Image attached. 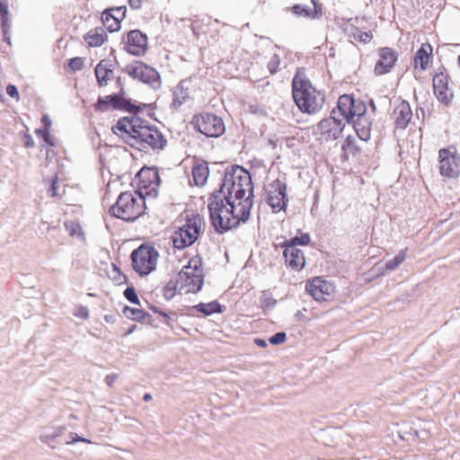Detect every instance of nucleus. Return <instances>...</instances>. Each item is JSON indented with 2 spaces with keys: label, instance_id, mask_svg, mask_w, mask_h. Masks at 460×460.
I'll return each instance as SVG.
<instances>
[{
  "label": "nucleus",
  "instance_id": "1",
  "mask_svg": "<svg viewBox=\"0 0 460 460\" xmlns=\"http://www.w3.org/2000/svg\"><path fill=\"white\" fill-rule=\"evenodd\" d=\"M111 129L125 143L139 151H160L167 144L164 136L155 127L136 115L120 118Z\"/></svg>",
  "mask_w": 460,
  "mask_h": 460
},
{
  "label": "nucleus",
  "instance_id": "2",
  "mask_svg": "<svg viewBox=\"0 0 460 460\" xmlns=\"http://www.w3.org/2000/svg\"><path fill=\"white\" fill-rule=\"evenodd\" d=\"M252 198L246 197L242 199H232L229 203L220 201L209 202L208 208L211 225L217 234H224L233 228H236L241 223H245L250 218L252 207Z\"/></svg>",
  "mask_w": 460,
  "mask_h": 460
},
{
  "label": "nucleus",
  "instance_id": "3",
  "mask_svg": "<svg viewBox=\"0 0 460 460\" xmlns=\"http://www.w3.org/2000/svg\"><path fill=\"white\" fill-rule=\"evenodd\" d=\"M247 191L248 197L253 198V184L250 172L239 165L228 166L225 170L220 188L209 195L208 204L217 201V199L226 203L232 199H245Z\"/></svg>",
  "mask_w": 460,
  "mask_h": 460
},
{
  "label": "nucleus",
  "instance_id": "4",
  "mask_svg": "<svg viewBox=\"0 0 460 460\" xmlns=\"http://www.w3.org/2000/svg\"><path fill=\"white\" fill-rule=\"evenodd\" d=\"M292 95L298 110L303 113L315 114L325 102L324 93L317 91L305 76L297 72L292 80Z\"/></svg>",
  "mask_w": 460,
  "mask_h": 460
},
{
  "label": "nucleus",
  "instance_id": "5",
  "mask_svg": "<svg viewBox=\"0 0 460 460\" xmlns=\"http://www.w3.org/2000/svg\"><path fill=\"white\" fill-rule=\"evenodd\" d=\"M146 209V198L137 191H125L119 194L116 203L113 204L109 212L112 217L124 221H135L141 217Z\"/></svg>",
  "mask_w": 460,
  "mask_h": 460
},
{
  "label": "nucleus",
  "instance_id": "6",
  "mask_svg": "<svg viewBox=\"0 0 460 460\" xmlns=\"http://www.w3.org/2000/svg\"><path fill=\"white\" fill-rule=\"evenodd\" d=\"M158 256L154 246L142 243L131 252L132 267L139 275H148L155 270Z\"/></svg>",
  "mask_w": 460,
  "mask_h": 460
},
{
  "label": "nucleus",
  "instance_id": "7",
  "mask_svg": "<svg viewBox=\"0 0 460 460\" xmlns=\"http://www.w3.org/2000/svg\"><path fill=\"white\" fill-rule=\"evenodd\" d=\"M126 93L121 87L117 93L99 97L95 104V109L100 111H108L110 110H119L128 112H137L146 107V104L137 105L132 102L131 99L125 97Z\"/></svg>",
  "mask_w": 460,
  "mask_h": 460
},
{
  "label": "nucleus",
  "instance_id": "8",
  "mask_svg": "<svg viewBox=\"0 0 460 460\" xmlns=\"http://www.w3.org/2000/svg\"><path fill=\"white\" fill-rule=\"evenodd\" d=\"M203 218L199 215H193L186 221V224L179 228L172 235V243L175 248L184 249L193 244L200 233Z\"/></svg>",
  "mask_w": 460,
  "mask_h": 460
},
{
  "label": "nucleus",
  "instance_id": "9",
  "mask_svg": "<svg viewBox=\"0 0 460 460\" xmlns=\"http://www.w3.org/2000/svg\"><path fill=\"white\" fill-rule=\"evenodd\" d=\"M201 265V258L194 256L179 272V279L188 287V292L197 293L202 288L204 276Z\"/></svg>",
  "mask_w": 460,
  "mask_h": 460
},
{
  "label": "nucleus",
  "instance_id": "10",
  "mask_svg": "<svg viewBox=\"0 0 460 460\" xmlns=\"http://www.w3.org/2000/svg\"><path fill=\"white\" fill-rule=\"evenodd\" d=\"M190 124L207 137H218L226 130L223 119L213 113L206 112L195 115Z\"/></svg>",
  "mask_w": 460,
  "mask_h": 460
},
{
  "label": "nucleus",
  "instance_id": "11",
  "mask_svg": "<svg viewBox=\"0 0 460 460\" xmlns=\"http://www.w3.org/2000/svg\"><path fill=\"white\" fill-rule=\"evenodd\" d=\"M138 185L137 192L145 198H156L161 179L158 171L154 168H143L137 173Z\"/></svg>",
  "mask_w": 460,
  "mask_h": 460
},
{
  "label": "nucleus",
  "instance_id": "12",
  "mask_svg": "<svg viewBox=\"0 0 460 460\" xmlns=\"http://www.w3.org/2000/svg\"><path fill=\"white\" fill-rule=\"evenodd\" d=\"M336 111L333 110L331 116L323 119L316 125V133L320 134L325 141H332L339 138L345 127L342 119L336 118Z\"/></svg>",
  "mask_w": 460,
  "mask_h": 460
},
{
  "label": "nucleus",
  "instance_id": "13",
  "mask_svg": "<svg viewBox=\"0 0 460 460\" xmlns=\"http://www.w3.org/2000/svg\"><path fill=\"white\" fill-rule=\"evenodd\" d=\"M439 172L442 176L456 178L460 173V155L452 153L448 148H442L438 152Z\"/></svg>",
  "mask_w": 460,
  "mask_h": 460
},
{
  "label": "nucleus",
  "instance_id": "14",
  "mask_svg": "<svg viewBox=\"0 0 460 460\" xmlns=\"http://www.w3.org/2000/svg\"><path fill=\"white\" fill-rule=\"evenodd\" d=\"M148 38L146 34L139 30L129 31L122 38V42L125 44L124 49L128 53L134 56H142L147 49Z\"/></svg>",
  "mask_w": 460,
  "mask_h": 460
},
{
  "label": "nucleus",
  "instance_id": "15",
  "mask_svg": "<svg viewBox=\"0 0 460 460\" xmlns=\"http://www.w3.org/2000/svg\"><path fill=\"white\" fill-rule=\"evenodd\" d=\"M273 190L269 193L267 203L274 213L285 209L288 206L287 184L284 181L277 179L271 184Z\"/></svg>",
  "mask_w": 460,
  "mask_h": 460
},
{
  "label": "nucleus",
  "instance_id": "16",
  "mask_svg": "<svg viewBox=\"0 0 460 460\" xmlns=\"http://www.w3.org/2000/svg\"><path fill=\"white\" fill-rule=\"evenodd\" d=\"M305 290L315 300L323 301L327 300L326 296H330L334 292V286L331 282L318 277L306 283Z\"/></svg>",
  "mask_w": 460,
  "mask_h": 460
},
{
  "label": "nucleus",
  "instance_id": "17",
  "mask_svg": "<svg viewBox=\"0 0 460 460\" xmlns=\"http://www.w3.org/2000/svg\"><path fill=\"white\" fill-rule=\"evenodd\" d=\"M398 59V53L391 48H381L379 49V59L377 60L374 72L376 75H383L389 73Z\"/></svg>",
  "mask_w": 460,
  "mask_h": 460
},
{
  "label": "nucleus",
  "instance_id": "18",
  "mask_svg": "<svg viewBox=\"0 0 460 460\" xmlns=\"http://www.w3.org/2000/svg\"><path fill=\"white\" fill-rule=\"evenodd\" d=\"M433 90L440 102L447 105L451 102L454 93L448 88V75L447 74L439 72L433 76Z\"/></svg>",
  "mask_w": 460,
  "mask_h": 460
},
{
  "label": "nucleus",
  "instance_id": "19",
  "mask_svg": "<svg viewBox=\"0 0 460 460\" xmlns=\"http://www.w3.org/2000/svg\"><path fill=\"white\" fill-rule=\"evenodd\" d=\"M284 248L283 256L286 265L294 270H301L305 264V255L302 250L292 245L280 244Z\"/></svg>",
  "mask_w": 460,
  "mask_h": 460
},
{
  "label": "nucleus",
  "instance_id": "20",
  "mask_svg": "<svg viewBox=\"0 0 460 460\" xmlns=\"http://www.w3.org/2000/svg\"><path fill=\"white\" fill-rule=\"evenodd\" d=\"M394 114L396 127L402 129L406 128L412 118L410 103L406 101L401 102L395 107Z\"/></svg>",
  "mask_w": 460,
  "mask_h": 460
},
{
  "label": "nucleus",
  "instance_id": "21",
  "mask_svg": "<svg viewBox=\"0 0 460 460\" xmlns=\"http://www.w3.org/2000/svg\"><path fill=\"white\" fill-rule=\"evenodd\" d=\"M139 80L146 84L151 85L154 89L161 86V77L159 73L153 67L143 63L140 70Z\"/></svg>",
  "mask_w": 460,
  "mask_h": 460
},
{
  "label": "nucleus",
  "instance_id": "22",
  "mask_svg": "<svg viewBox=\"0 0 460 460\" xmlns=\"http://www.w3.org/2000/svg\"><path fill=\"white\" fill-rule=\"evenodd\" d=\"M353 128L358 135V137L363 140L367 141L370 138V131L372 122L367 116L357 118L356 119H352Z\"/></svg>",
  "mask_w": 460,
  "mask_h": 460
},
{
  "label": "nucleus",
  "instance_id": "23",
  "mask_svg": "<svg viewBox=\"0 0 460 460\" xmlns=\"http://www.w3.org/2000/svg\"><path fill=\"white\" fill-rule=\"evenodd\" d=\"M431 58L432 47L429 43L422 44L414 56L415 66H420L421 70H426Z\"/></svg>",
  "mask_w": 460,
  "mask_h": 460
},
{
  "label": "nucleus",
  "instance_id": "24",
  "mask_svg": "<svg viewBox=\"0 0 460 460\" xmlns=\"http://www.w3.org/2000/svg\"><path fill=\"white\" fill-rule=\"evenodd\" d=\"M354 105V98L351 95L344 94L341 95L337 103V109L339 113L349 123L351 122V111Z\"/></svg>",
  "mask_w": 460,
  "mask_h": 460
},
{
  "label": "nucleus",
  "instance_id": "25",
  "mask_svg": "<svg viewBox=\"0 0 460 460\" xmlns=\"http://www.w3.org/2000/svg\"><path fill=\"white\" fill-rule=\"evenodd\" d=\"M312 2L314 5V11L311 8L299 4L293 5L291 7V11L297 16H305L312 19L319 18L322 15V8L316 4L314 0H312Z\"/></svg>",
  "mask_w": 460,
  "mask_h": 460
},
{
  "label": "nucleus",
  "instance_id": "26",
  "mask_svg": "<svg viewBox=\"0 0 460 460\" xmlns=\"http://www.w3.org/2000/svg\"><path fill=\"white\" fill-rule=\"evenodd\" d=\"M189 98V90L184 87L183 83L181 82L172 92V102L171 107L172 109H179Z\"/></svg>",
  "mask_w": 460,
  "mask_h": 460
},
{
  "label": "nucleus",
  "instance_id": "27",
  "mask_svg": "<svg viewBox=\"0 0 460 460\" xmlns=\"http://www.w3.org/2000/svg\"><path fill=\"white\" fill-rule=\"evenodd\" d=\"M102 24L111 32L118 31L120 29V18L112 13L109 9L105 10L102 14Z\"/></svg>",
  "mask_w": 460,
  "mask_h": 460
},
{
  "label": "nucleus",
  "instance_id": "28",
  "mask_svg": "<svg viewBox=\"0 0 460 460\" xmlns=\"http://www.w3.org/2000/svg\"><path fill=\"white\" fill-rule=\"evenodd\" d=\"M209 174L208 166L206 163L194 165L192 168L193 181L197 186H203Z\"/></svg>",
  "mask_w": 460,
  "mask_h": 460
},
{
  "label": "nucleus",
  "instance_id": "29",
  "mask_svg": "<svg viewBox=\"0 0 460 460\" xmlns=\"http://www.w3.org/2000/svg\"><path fill=\"white\" fill-rule=\"evenodd\" d=\"M123 314L128 318V319H130V320H133V321H137V322H145V321H150L151 320V315L143 311L142 309H138V308H133V307H130V306H124L123 308Z\"/></svg>",
  "mask_w": 460,
  "mask_h": 460
},
{
  "label": "nucleus",
  "instance_id": "30",
  "mask_svg": "<svg viewBox=\"0 0 460 460\" xmlns=\"http://www.w3.org/2000/svg\"><path fill=\"white\" fill-rule=\"evenodd\" d=\"M107 34L103 28L99 27L88 31V47H100L103 44Z\"/></svg>",
  "mask_w": 460,
  "mask_h": 460
},
{
  "label": "nucleus",
  "instance_id": "31",
  "mask_svg": "<svg viewBox=\"0 0 460 460\" xmlns=\"http://www.w3.org/2000/svg\"><path fill=\"white\" fill-rule=\"evenodd\" d=\"M193 309L204 315H210L214 313H221L222 306L217 301H212L210 303H199L193 306Z\"/></svg>",
  "mask_w": 460,
  "mask_h": 460
},
{
  "label": "nucleus",
  "instance_id": "32",
  "mask_svg": "<svg viewBox=\"0 0 460 460\" xmlns=\"http://www.w3.org/2000/svg\"><path fill=\"white\" fill-rule=\"evenodd\" d=\"M95 77L100 86L107 84V80L110 75L112 74L111 69H108L102 65V62L99 63L95 67Z\"/></svg>",
  "mask_w": 460,
  "mask_h": 460
},
{
  "label": "nucleus",
  "instance_id": "33",
  "mask_svg": "<svg viewBox=\"0 0 460 460\" xmlns=\"http://www.w3.org/2000/svg\"><path fill=\"white\" fill-rule=\"evenodd\" d=\"M406 249L402 250L396 254L392 260H389L385 262V270H394L402 264L406 258Z\"/></svg>",
  "mask_w": 460,
  "mask_h": 460
},
{
  "label": "nucleus",
  "instance_id": "34",
  "mask_svg": "<svg viewBox=\"0 0 460 460\" xmlns=\"http://www.w3.org/2000/svg\"><path fill=\"white\" fill-rule=\"evenodd\" d=\"M65 227L71 236H76L84 240L83 227L73 220L65 222Z\"/></svg>",
  "mask_w": 460,
  "mask_h": 460
},
{
  "label": "nucleus",
  "instance_id": "35",
  "mask_svg": "<svg viewBox=\"0 0 460 460\" xmlns=\"http://www.w3.org/2000/svg\"><path fill=\"white\" fill-rule=\"evenodd\" d=\"M311 241V237L309 234H301L299 236H294L289 240H287L282 243L285 245H292L294 247H297V245H307Z\"/></svg>",
  "mask_w": 460,
  "mask_h": 460
},
{
  "label": "nucleus",
  "instance_id": "36",
  "mask_svg": "<svg viewBox=\"0 0 460 460\" xmlns=\"http://www.w3.org/2000/svg\"><path fill=\"white\" fill-rule=\"evenodd\" d=\"M341 148L345 153H350L353 155H356L359 150V148L358 147V146L356 144V139L352 136H348L345 138V141L342 144Z\"/></svg>",
  "mask_w": 460,
  "mask_h": 460
},
{
  "label": "nucleus",
  "instance_id": "37",
  "mask_svg": "<svg viewBox=\"0 0 460 460\" xmlns=\"http://www.w3.org/2000/svg\"><path fill=\"white\" fill-rule=\"evenodd\" d=\"M143 62L142 61H134L133 63L128 65L125 68L127 74L134 79H138L140 76V70L142 68Z\"/></svg>",
  "mask_w": 460,
  "mask_h": 460
},
{
  "label": "nucleus",
  "instance_id": "38",
  "mask_svg": "<svg viewBox=\"0 0 460 460\" xmlns=\"http://www.w3.org/2000/svg\"><path fill=\"white\" fill-rule=\"evenodd\" d=\"M352 114H351V120L357 117V118H359V117H363V116H367L366 113H367V107L365 105V103L359 100H355L354 99V105H353V108H352V111H351Z\"/></svg>",
  "mask_w": 460,
  "mask_h": 460
},
{
  "label": "nucleus",
  "instance_id": "39",
  "mask_svg": "<svg viewBox=\"0 0 460 460\" xmlns=\"http://www.w3.org/2000/svg\"><path fill=\"white\" fill-rule=\"evenodd\" d=\"M351 34L354 40L364 43L369 42L372 39L370 31H361L358 28H353Z\"/></svg>",
  "mask_w": 460,
  "mask_h": 460
},
{
  "label": "nucleus",
  "instance_id": "40",
  "mask_svg": "<svg viewBox=\"0 0 460 460\" xmlns=\"http://www.w3.org/2000/svg\"><path fill=\"white\" fill-rule=\"evenodd\" d=\"M124 296L132 304L139 305L140 301L134 287H128L124 290Z\"/></svg>",
  "mask_w": 460,
  "mask_h": 460
},
{
  "label": "nucleus",
  "instance_id": "41",
  "mask_svg": "<svg viewBox=\"0 0 460 460\" xmlns=\"http://www.w3.org/2000/svg\"><path fill=\"white\" fill-rule=\"evenodd\" d=\"M280 65V57L278 54H273L268 63V69L271 75L278 72Z\"/></svg>",
  "mask_w": 460,
  "mask_h": 460
},
{
  "label": "nucleus",
  "instance_id": "42",
  "mask_svg": "<svg viewBox=\"0 0 460 460\" xmlns=\"http://www.w3.org/2000/svg\"><path fill=\"white\" fill-rule=\"evenodd\" d=\"M84 58H79V57L73 58H70L68 61V66L72 72L81 70L84 67Z\"/></svg>",
  "mask_w": 460,
  "mask_h": 460
},
{
  "label": "nucleus",
  "instance_id": "43",
  "mask_svg": "<svg viewBox=\"0 0 460 460\" xmlns=\"http://www.w3.org/2000/svg\"><path fill=\"white\" fill-rule=\"evenodd\" d=\"M176 283L170 280L164 288V296L166 300H171L175 295Z\"/></svg>",
  "mask_w": 460,
  "mask_h": 460
},
{
  "label": "nucleus",
  "instance_id": "44",
  "mask_svg": "<svg viewBox=\"0 0 460 460\" xmlns=\"http://www.w3.org/2000/svg\"><path fill=\"white\" fill-rule=\"evenodd\" d=\"M287 340V334L284 332H279L274 333L270 339L269 341L273 345H279L285 342Z\"/></svg>",
  "mask_w": 460,
  "mask_h": 460
},
{
  "label": "nucleus",
  "instance_id": "45",
  "mask_svg": "<svg viewBox=\"0 0 460 460\" xmlns=\"http://www.w3.org/2000/svg\"><path fill=\"white\" fill-rule=\"evenodd\" d=\"M36 133L38 135H40L43 138V140L50 145V146H55V139H54V137H52L49 133V130H41V129H37L36 130Z\"/></svg>",
  "mask_w": 460,
  "mask_h": 460
},
{
  "label": "nucleus",
  "instance_id": "46",
  "mask_svg": "<svg viewBox=\"0 0 460 460\" xmlns=\"http://www.w3.org/2000/svg\"><path fill=\"white\" fill-rule=\"evenodd\" d=\"M6 93L10 97L15 99L16 101L20 100V95H19L18 90H17L16 86L13 84H8L6 86Z\"/></svg>",
  "mask_w": 460,
  "mask_h": 460
},
{
  "label": "nucleus",
  "instance_id": "47",
  "mask_svg": "<svg viewBox=\"0 0 460 460\" xmlns=\"http://www.w3.org/2000/svg\"><path fill=\"white\" fill-rule=\"evenodd\" d=\"M58 188H59V186H58V178L55 177L51 181V186H50V188L48 190L49 195L51 196V197L58 196Z\"/></svg>",
  "mask_w": 460,
  "mask_h": 460
},
{
  "label": "nucleus",
  "instance_id": "48",
  "mask_svg": "<svg viewBox=\"0 0 460 460\" xmlns=\"http://www.w3.org/2000/svg\"><path fill=\"white\" fill-rule=\"evenodd\" d=\"M109 10L112 13H115V15L119 16L120 21H121L125 17V15H126L127 8H126V6L123 5V6H119V7L109 8Z\"/></svg>",
  "mask_w": 460,
  "mask_h": 460
},
{
  "label": "nucleus",
  "instance_id": "49",
  "mask_svg": "<svg viewBox=\"0 0 460 460\" xmlns=\"http://www.w3.org/2000/svg\"><path fill=\"white\" fill-rule=\"evenodd\" d=\"M0 15L1 17L9 16L8 4L6 0H0Z\"/></svg>",
  "mask_w": 460,
  "mask_h": 460
},
{
  "label": "nucleus",
  "instance_id": "50",
  "mask_svg": "<svg viewBox=\"0 0 460 460\" xmlns=\"http://www.w3.org/2000/svg\"><path fill=\"white\" fill-rule=\"evenodd\" d=\"M1 27L3 29L4 33L6 34L7 31L10 28L9 16L1 17Z\"/></svg>",
  "mask_w": 460,
  "mask_h": 460
},
{
  "label": "nucleus",
  "instance_id": "51",
  "mask_svg": "<svg viewBox=\"0 0 460 460\" xmlns=\"http://www.w3.org/2000/svg\"><path fill=\"white\" fill-rule=\"evenodd\" d=\"M41 122L44 126L43 130H49L52 121H51V119L48 115H43V117L41 119Z\"/></svg>",
  "mask_w": 460,
  "mask_h": 460
},
{
  "label": "nucleus",
  "instance_id": "52",
  "mask_svg": "<svg viewBox=\"0 0 460 460\" xmlns=\"http://www.w3.org/2000/svg\"><path fill=\"white\" fill-rule=\"evenodd\" d=\"M118 378V375L117 374H111V375H108L106 377H105V383L106 385L109 386V387H111L113 383L117 380Z\"/></svg>",
  "mask_w": 460,
  "mask_h": 460
},
{
  "label": "nucleus",
  "instance_id": "53",
  "mask_svg": "<svg viewBox=\"0 0 460 460\" xmlns=\"http://www.w3.org/2000/svg\"><path fill=\"white\" fill-rule=\"evenodd\" d=\"M128 4L133 10H138L142 6V0H128Z\"/></svg>",
  "mask_w": 460,
  "mask_h": 460
},
{
  "label": "nucleus",
  "instance_id": "54",
  "mask_svg": "<svg viewBox=\"0 0 460 460\" xmlns=\"http://www.w3.org/2000/svg\"><path fill=\"white\" fill-rule=\"evenodd\" d=\"M75 315L84 319L86 317V309L84 307H80L75 313Z\"/></svg>",
  "mask_w": 460,
  "mask_h": 460
},
{
  "label": "nucleus",
  "instance_id": "55",
  "mask_svg": "<svg viewBox=\"0 0 460 460\" xmlns=\"http://www.w3.org/2000/svg\"><path fill=\"white\" fill-rule=\"evenodd\" d=\"M25 139H26V141L24 143V146L26 147H32V146H34V141H33L32 137L30 135H26L25 136Z\"/></svg>",
  "mask_w": 460,
  "mask_h": 460
},
{
  "label": "nucleus",
  "instance_id": "56",
  "mask_svg": "<svg viewBox=\"0 0 460 460\" xmlns=\"http://www.w3.org/2000/svg\"><path fill=\"white\" fill-rule=\"evenodd\" d=\"M254 343L261 347V348H266L267 347V341L263 339L256 338L254 340Z\"/></svg>",
  "mask_w": 460,
  "mask_h": 460
},
{
  "label": "nucleus",
  "instance_id": "57",
  "mask_svg": "<svg viewBox=\"0 0 460 460\" xmlns=\"http://www.w3.org/2000/svg\"><path fill=\"white\" fill-rule=\"evenodd\" d=\"M164 323L168 325L172 326V317L170 314H164Z\"/></svg>",
  "mask_w": 460,
  "mask_h": 460
},
{
  "label": "nucleus",
  "instance_id": "58",
  "mask_svg": "<svg viewBox=\"0 0 460 460\" xmlns=\"http://www.w3.org/2000/svg\"><path fill=\"white\" fill-rule=\"evenodd\" d=\"M262 304H263V306H265V307H271V306L275 305L276 301L273 300L272 302H270V299L269 300L268 299H264Z\"/></svg>",
  "mask_w": 460,
  "mask_h": 460
},
{
  "label": "nucleus",
  "instance_id": "59",
  "mask_svg": "<svg viewBox=\"0 0 460 460\" xmlns=\"http://www.w3.org/2000/svg\"><path fill=\"white\" fill-rule=\"evenodd\" d=\"M75 441H83V442H86V438H80L78 435L75 434V436L72 437V440L67 442L68 444L69 443H73Z\"/></svg>",
  "mask_w": 460,
  "mask_h": 460
},
{
  "label": "nucleus",
  "instance_id": "60",
  "mask_svg": "<svg viewBox=\"0 0 460 460\" xmlns=\"http://www.w3.org/2000/svg\"><path fill=\"white\" fill-rule=\"evenodd\" d=\"M143 400H144L145 402H149V401H151V400H152V395H151L150 394H144V397H143Z\"/></svg>",
  "mask_w": 460,
  "mask_h": 460
},
{
  "label": "nucleus",
  "instance_id": "61",
  "mask_svg": "<svg viewBox=\"0 0 460 460\" xmlns=\"http://www.w3.org/2000/svg\"><path fill=\"white\" fill-rule=\"evenodd\" d=\"M369 105L371 107L372 111L375 112L376 110V107L375 102L373 100H370Z\"/></svg>",
  "mask_w": 460,
  "mask_h": 460
},
{
  "label": "nucleus",
  "instance_id": "62",
  "mask_svg": "<svg viewBox=\"0 0 460 460\" xmlns=\"http://www.w3.org/2000/svg\"><path fill=\"white\" fill-rule=\"evenodd\" d=\"M136 328H137V325H136V324L132 325V326L128 329V331L126 332V334L128 335V334L132 333V332L135 331V329H136Z\"/></svg>",
  "mask_w": 460,
  "mask_h": 460
},
{
  "label": "nucleus",
  "instance_id": "63",
  "mask_svg": "<svg viewBox=\"0 0 460 460\" xmlns=\"http://www.w3.org/2000/svg\"><path fill=\"white\" fill-rule=\"evenodd\" d=\"M150 309H151L155 314H158V313H160V309H159L158 307L155 306V305H152V306L150 307Z\"/></svg>",
  "mask_w": 460,
  "mask_h": 460
},
{
  "label": "nucleus",
  "instance_id": "64",
  "mask_svg": "<svg viewBox=\"0 0 460 460\" xmlns=\"http://www.w3.org/2000/svg\"><path fill=\"white\" fill-rule=\"evenodd\" d=\"M116 82H117V84L119 86V89H120L121 87H123V86H122V83H121V78H120L119 76V77H117V81H116Z\"/></svg>",
  "mask_w": 460,
  "mask_h": 460
}]
</instances>
